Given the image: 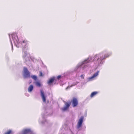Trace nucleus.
Instances as JSON below:
<instances>
[{
    "label": "nucleus",
    "mask_w": 134,
    "mask_h": 134,
    "mask_svg": "<svg viewBox=\"0 0 134 134\" xmlns=\"http://www.w3.org/2000/svg\"><path fill=\"white\" fill-rule=\"evenodd\" d=\"M61 77V76L60 75L58 76L57 77V78L58 79H59Z\"/></svg>",
    "instance_id": "obj_20"
},
{
    "label": "nucleus",
    "mask_w": 134,
    "mask_h": 134,
    "mask_svg": "<svg viewBox=\"0 0 134 134\" xmlns=\"http://www.w3.org/2000/svg\"><path fill=\"white\" fill-rule=\"evenodd\" d=\"M99 58H98L97 59V60H98L99 59Z\"/></svg>",
    "instance_id": "obj_21"
},
{
    "label": "nucleus",
    "mask_w": 134,
    "mask_h": 134,
    "mask_svg": "<svg viewBox=\"0 0 134 134\" xmlns=\"http://www.w3.org/2000/svg\"><path fill=\"white\" fill-rule=\"evenodd\" d=\"M84 119L83 116H81L79 119L77 123V127L78 128H79L81 126Z\"/></svg>",
    "instance_id": "obj_6"
},
{
    "label": "nucleus",
    "mask_w": 134,
    "mask_h": 134,
    "mask_svg": "<svg viewBox=\"0 0 134 134\" xmlns=\"http://www.w3.org/2000/svg\"><path fill=\"white\" fill-rule=\"evenodd\" d=\"M110 54H109L108 53L105 54V55H104V57H100V60H101V61H102L103 60V59H104L107 58L109 56H110Z\"/></svg>",
    "instance_id": "obj_8"
},
{
    "label": "nucleus",
    "mask_w": 134,
    "mask_h": 134,
    "mask_svg": "<svg viewBox=\"0 0 134 134\" xmlns=\"http://www.w3.org/2000/svg\"><path fill=\"white\" fill-rule=\"evenodd\" d=\"M98 93V92L97 91H94L92 92L90 95V97L91 98L93 97L96 95Z\"/></svg>",
    "instance_id": "obj_9"
},
{
    "label": "nucleus",
    "mask_w": 134,
    "mask_h": 134,
    "mask_svg": "<svg viewBox=\"0 0 134 134\" xmlns=\"http://www.w3.org/2000/svg\"><path fill=\"white\" fill-rule=\"evenodd\" d=\"M31 77L35 81L37 79V77L35 75H32Z\"/></svg>",
    "instance_id": "obj_14"
},
{
    "label": "nucleus",
    "mask_w": 134,
    "mask_h": 134,
    "mask_svg": "<svg viewBox=\"0 0 134 134\" xmlns=\"http://www.w3.org/2000/svg\"><path fill=\"white\" fill-rule=\"evenodd\" d=\"M28 50V48L22 49V57L24 59H25L26 61H27V59H29L30 55L27 52V51Z\"/></svg>",
    "instance_id": "obj_1"
},
{
    "label": "nucleus",
    "mask_w": 134,
    "mask_h": 134,
    "mask_svg": "<svg viewBox=\"0 0 134 134\" xmlns=\"http://www.w3.org/2000/svg\"><path fill=\"white\" fill-rule=\"evenodd\" d=\"M81 78H82V79H84V76L83 75H82L81 76Z\"/></svg>",
    "instance_id": "obj_19"
},
{
    "label": "nucleus",
    "mask_w": 134,
    "mask_h": 134,
    "mask_svg": "<svg viewBox=\"0 0 134 134\" xmlns=\"http://www.w3.org/2000/svg\"><path fill=\"white\" fill-rule=\"evenodd\" d=\"M24 78H28L30 76V73L26 67L24 68Z\"/></svg>",
    "instance_id": "obj_3"
},
{
    "label": "nucleus",
    "mask_w": 134,
    "mask_h": 134,
    "mask_svg": "<svg viewBox=\"0 0 134 134\" xmlns=\"http://www.w3.org/2000/svg\"><path fill=\"white\" fill-rule=\"evenodd\" d=\"M33 88V86L32 85H30L28 88V91L29 92H31Z\"/></svg>",
    "instance_id": "obj_12"
},
{
    "label": "nucleus",
    "mask_w": 134,
    "mask_h": 134,
    "mask_svg": "<svg viewBox=\"0 0 134 134\" xmlns=\"http://www.w3.org/2000/svg\"><path fill=\"white\" fill-rule=\"evenodd\" d=\"M64 103L65 106L64 107L61 109L62 110L64 111H65L69 108L71 104L70 102L68 103L65 102Z\"/></svg>",
    "instance_id": "obj_5"
},
{
    "label": "nucleus",
    "mask_w": 134,
    "mask_h": 134,
    "mask_svg": "<svg viewBox=\"0 0 134 134\" xmlns=\"http://www.w3.org/2000/svg\"><path fill=\"white\" fill-rule=\"evenodd\" d=\"M71 102L73 107H76L78 105V101L76 98H73L71 100Z\"/></svg>",
    "instance_id": "obj_4"
},
{
    "label": "nucleus",
    "mask_w": 134,
    "mask_h": 134,
    "mask_svg": "<svg viewBox=\"0 0 134 134\" xmlns=\"http://www.w3.org/2000/svg\"><path fill=\"white\" fill-rule=\"evenodd\" d=\"M43 74L42 72L41 71H40L39 76H43Z\"/></svg>",
    "instance_id": "obj_17"
},
{
    "label": "nucleus",
    "mask_w": 134,
    "mask_h": 134,
    "mask_svg": "<svg viewBox=\"0 0 134 134\" xmlns=\"http://www.w3.org/2000/svg\"><path fill=\"white\" fill-rule=\"evenodd\" d=\"M14 41L15 43H18V41L16 40L15 41L14 40Z\"/></svg>",
    "instance_id": "obj_18"
},
{
    "label": "nucleus",
    "mask_w": 134,
    "mask_h": 134,
    "mask_svg": "<svg viewBox=\"0 0 134 134\" xmlns=\"http://www.w3.org/2000/svg\"><path fill=\"white\" fill-rule=\"evenodd\" d=\"M30 132V130H26L24 131L23 134H29Z\"/></svg>",
    "instance_id": "obj_13"
},
{
    "label": "nucleus",
    "mask_w": 134,
    "mask_h": 134,
    "mask_svg": "<svg viewBox=\"0 0 134 134\" xmlns=\"http://www.w3.org/2000/svg\"><path fill=\"white\" fill-rule=\"evenodd\" d=\"M40 92L41 93V96L43 102H46V99L44 96L43 90H41Z\"/></svg>",
    "instance_id": "obj_7"
},
{
    "label": "nucleus",
    "mask_w": 134,
    "mask_h": 134,
    "mask_svg": "<svg viewBox=\"0 0 134 134\" xmlns=\"http://www.w3.org/2000/svg\"><path fill=\"white\" fill-rule=\"evenodd\" d=\"M99 72V71H98L97 72L94 74L90 78V79H92L97 76L98 75Z\"/></svg>",
    "instance_id": "obj_11"
},
{
    "label": "nucleus",
    "mask_w": 134,
    "mask_h": 134,
    "mask_svg": "<svg viewBox=\"0 0 134 134\" xmlns=\"http://www.w3.org/2000/svg\"><path fill=\"white\" fill-rule=\"evenodd\" d=\"M28 41L26 39L22 40L21 42V44L22 46V49L28 48Z\"/></svg>",
    "instance_id": "obj_2"
},
{
    "label": "nucleus",
    "mask_w": 134,
    "mask_h": 134,
    "mask_svg": "<svg viewBox=\"0 0 134 134\" xmlns=\"http://www.w3.org/2000/svg\"><path fill=\"white\" fill-rule=\"evenodd\" d=\"M95 58H96V56H95Z\"/></svg>",
    "instance_id": "obj_22"
},
{
    "label": "nucleus",
    "mask_w": 134,
    "mask_h": 134,
    "mask_svg": "<svg viewBox=\"0 0 134 134\" xmlns=\"http://www.w3.org/2000/svg\"><path fill=\"white\" fill-rule=\"evenodd\" d=\"M54 80V78H51L49 80V81L48 82V83L49 84H50L52 83Z\"/></svg>",
    "instance_id": "obj_10"
},
{
    "label": "nucleus",
    "mask_w": 134,
    "mask_h": 134,
    "mask_svg": "<svg viewBox=\"0 0 134 134\" xmlns=\"http://www.w3.org/2000/svg\"><path fill=\"white\" fill-rule=\"evenodd\" d=\"M12 132V131L10 130H8L7 132L5 133L4 134H10Z\"/></svg>",
    "instance_id": "obj_16"
},
{
    "label": "nucleus",
    "mask_w": 134,
    "mask_h": 134,
    "mask_svg": "<svg viewBox=\"0 0 134 134\" xmlns=\"http://www.w3.org/2000/svg\"><path fill=\"white\" fill-rule=\"evenodd\" d=\"M35 83L36 85L40 87L41 86L40 83L38 81L36 82Z\"/></svg>",
    "instance_id": "obj_15"
}]
</instances>
